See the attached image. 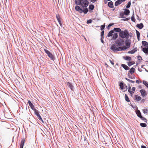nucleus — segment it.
<instances>
[{
	"label": "nucleus",
	"instance_id": "obj_18",
	"mask_svg": "<svg viewBox=\"0 0 148 148\" xmlns=\"http://www.w3.org/2000/svg\"><path fill=\"white\" fill-rule=\"evenodd\" d=\"M135 100L137 101H139L141 99V97L137 95H135Z\"/></svg>",
	"mask_w": 148,
	"mask_h": 148
},
{
	"label": "nucleus",
	"instance_id": "obj_27",
	"mask_svg": "<svg viewBox=\"0 0 148 148\" xmlns=\"http://www.w3.org/2000/svg\"><path fill=\"white\" fill-rule=\"evenodd\" d=\"M131 74H133L135 72V69L133 67L131 68L129 71Z\"/></svg>",
	"mask_w": 148,
	"mask_h": 148
},
{
	"label": "nucleus",
	"instance_id": "obj_30",
	"mask_svg": "<svg viewBox=\"0 0 148 148\" xmlns=\"http://www.w3.org/2000/svg\"><path fill=\"white\" fill-rule=\"evenodd\" d=\"M143 111L144 114H148V109L147 108L143 109Z\"/></svg>",
	"mask_w": 148,
	"mask_h": 148
},
{
	"label": "nucleus",
	"instance_id": "obj_15",
	"mask_svg": "<svg viewBox=\"0 0 148 148\" xmlns=\"http://www.w3.org/2000/svg\"><path fill=\"white\" fill-rule=\"evenodd\" d=\"M67 84V85L68 86V87H69V88H70V89L71 90V91H72L73 88V86L72 85V84L69 82H68Z\"/></svg>",
	"mask_w": 148,
	"mask_h": 148
},
{
	"label": "nucleus",
	"instance_id": "obj_49",
	"mask_svg": "<svg viewBox=\"0 0 148 148\" xmlns=\"http://www.w3.org/2000/svg\"><path fill=\"white\" fill-rule=\"evenodd\" d=\"M131 20L133 22H135V19L134 17L132 16L131 17Z\"/></svg>",
	"mask_w": 148,
	"mask_h": 148
},
{
	"label": "nucleus",
	"instance_id": "obj_43",
	"mask_svg": "<svg viewBox=\"0 0 148 148\" xmlns=\"http://www.w3.org/2000/svg\"><path fill=\"white\" fill-rule=\"evenodd\" d=\"M140 118L141 119L144 121L145 122H147L146 119H145V118L143 117L142 116H141V117H140Z\"/></svg>",
	"mask_w": 148,
	"mask_h": 148
},
{
	"label": "nucleus",
	"instance_id": "obj_38",
	"mask_svg": "<svg viewBox=\"0 0 148 148\" xmlns=\"http://www.w3.org/2000/svg\"><path fill=\"white\" fill-rule=\"evenodd\" d=\"M143 83L145 86L148 88V83L147 82L143 81Z\"/></svg>",
	"mask_w": 148,
	"mask_h": 148
},
{
	"label": "nucleus",
	"instance_id": "obj_40",
	"mask_svg": "<svg viewBox=\"0 0 148 148\" xmlns=\"http://www.w3.org/2000/svg\"><path fill=\"white\" fill-rule=\"evenodd\" d=\"M94 8V5H90L89 6V9L92 10Z\"/></svg>",
	"mask_w": 148,
	"mask_h": 148
},
{
	"label": "nucleus",
	"instance_id": "obj_62",
	"mask_svg": "<svg viewBox=\"0 0 148 148\" xmlns=\"http://www.w3.org/2000/svg\"><path fill=\"white\" fill-rule=\"evenodd\" d=\"M96 0H91V2H95Z\"/></svg>",
	"mask_w": 148,
	"mask_h": 148
},
{
	"label": "nucleus",
	"instance_id": "obj_63",
	"mask_svg": "<svg viewBox=\"0 0 148 148\" xmlns=\"http://www.w3.org/2000/svg\"><path fill=\"white\" fill-rule=\"evenodd\" d=\"M129 36H130V37L131 38L132 37V35H131L130 34H129Z\"/></svg>",
	"mask_w": 148,
	"mask_h": 148
},
{
	"label": "nucleus",
	"instance_id": "obj_22",
	"mask_svg": "<svg viewBox=\"0 0 148 148\" xmlns=\"http://www.w3.org/2000/svg\"><path fill=\"white\" fill-rule=\"evenodd\" d=\"M33 110L35 114L37 116H38L40 115L39 113V111L35 109H34Z\"/></svg>",
	"mask_w": 148,
	"mask_h": 148
},
{
	"label": "nucleus",
	"instance_id": "obj_64",
	"mask_svg": "<svg viewBox=\"0 0 148 148\" xmlns=\"http://www.w3.org/2000/svg\"><path fill=\"white\" fill-rule=\"evenodd\" d=\"M145 99H143L142 100V101H143V102H144L145 101Z\"/></svg>",
	"mask_w": 148,
	"mask_h": 148
},
{
	"label": "nucleus",
	"instance_id": "obj_36",
	"mask_svg": "<svg viewBox=\"0 0 148 148\" xmlns=\"http://www.w3.org/2000/svg\"><path fill=\"white\" fill-rule=\"evenodd\" d=\"M85 9L83 10V12H84V14H86L88 11V10L87 8H85Z\"/></svg>",
	"mask_w": 148,
	"mask_h": 148
},
{
	"label": "nucleus",
	"instance_id": "obj_11",
	"mask_svg": "<svg viewBox=\"0 0 148 148\" xmlns=\"http://www.w3.org/2000/svg\"><path fill=\"white\" fill-rule=\"evenodd\" d=\"M125 43L126 47L128 48H129L130 47V42L129 40H126L125 41Z\"/></svg>",
	"mask_w": 148,
	"mask_h": 148
},
{
	"label": "nucleus",
	"instance_id": "obj_13",
	"mask_svg": "<svg viewBox=\"0 0 148 148\" xmlns=\"http://www.w3.org/2000/svg\"><path fill=\"white\" fill-rule=\"evenodd\" d=\"M121 66L126 70H127L130 69L129 67L125 64H122Z\"/></svg>",
	"mask_w": 148,
	"mask_h": 148
},
{
	"label": "nucleus",
	"instance_id": "obj_51",
	"mask_svg": "<svg viewBox=\"0 0 148 148\" xmlns=\"http://www.w3.org/2000/svg\"><path fill=\"white\" fill-rule=\"evenodd\" d=\"M137 58H138V59L139 60H142V58L140 56H138L137 57Z\"/></svg>",
	"mask_w": 148,
	"mask_h": 148
},
{
	"label": "nucleus",
	"instance_id": "obj_52",
	"mask_svg": "<svg viewBox=\"0 0 148 148\" xmlns=\"http://www.w3.org/2000/svg\"><path fill=\"white\" fill-rule=\"evenodd\" d=\"M114 25V23H110L108 25V27H110L112 26L113 25Z\"/></svg>",
	"mask_w": 148,
	"mask_h": 148
},
{
	"label": "nucleus",
	"instance_id": "obj_46",
	"mask_svg": "<svg viewBox=\"0 0 148 148\" xmlns=\"http://www.w3.org/2000/svg\"><path fill=\"white\" fill-rule=\"evenodd\" d=\"M92 22V20L91 19H89L87 20V23L88 24Z\"/></svg>",
	"mask_w": 148,
	"mask_h": 148
},
{
	"label": "nucleus",
	"instance_id": "obj_57",
	"mask_svg": "<svg viewBox=\"0 0 148 148\" xmlns=\"http://www.w3.org/2000/svg\"><path fill=\"white\" fill-rule=\"evenodd\" d=\"M58 22L59 23V24L60 25V26H62V24L61 23V20L60 21H58Z\"/></svg>",
	"mask_w": 148,
	"mask_h": 148
},
{
	"label": "nucleus",
	"instance_id": "obj_48",
	"mask_svg": "<svg viewBox=\"0 0 148 148\" xmlns=\"http://www.w3.org/2000/svg\"><path fill=\"white\" fill-rule=\"evenodd\" d=\"M136 89V88L135 87H133L132 88V92H134L135 91Z\"/></svg>",
	"mask_w": 148,
	"mask_h": 148
},
{
	"label": "nucleus",
	"instance_id": "obj_59",
	"mask_svg": "<svg viewBox=\"0 0 148 148\" xmlns=\"http://www.w3.org/2000/svg\"><path fill=\"white\" fill-rule=\"evenodd\" d=\"M80 0H75V3L76 4Z\"/></svg>",
	"mask_w": 148,
	"mask_h": 148
},
{
	"label": "nucleus",
	"instance_id": "obj_19",
	"mask_svg": "<svg viewBox=\"0 0 148 148\" xmlns=\"http://www.w3.org/2000/svg\"><path fill=\"white\" fill-rule=\"evenodd\" d=\"M108 5L110 8H112L114 6L113 3L112 1L108 2Z\"/></svg>",
	"mask_w": 148,
	"mask_h": 148
},
{
	"label": "nucleus",
	"instance_id": "obj_53",
	"mask_svg": "<svg viewBox=\"0 0 148 148\" xmlns=\"http://www.w3.org/2000/svg\"><path fill=\"white\" fill-rule=\"evenodd\" d=\"M38 118L40 120H42V118L41 117V116H40V115H39L38 116Z\"/></svg>",
	"mask_w": 148,
	"mask_h": 148
},
{
	"label": "nucleus",
	"instance_id": "obj_58",
	"mask_svg": "<svg viewBox=\"0 0 148 148\" xmlns=\"http://www.w3.org/2000/svg\"><path fill=\"white\" fill-rule=\"evenodd\" d=\"M58 22L59 23V24L60 25V26H62V24L61 23V20L60 21H58Z\"/></svg>",
	"mask_w": 148,
	"mask_h": 148
},
{
	"label": "nucleus",
	"instance_id": "obj_6",
	"mask_svg": "<svg viewBox=\"0 0 148 148\" xmlns=\"http://www.w3.org/2000/svg\"><path fill=\"white\" fill-rule=\"evenodd\" d=\"M140 92L141 93V95L143 97H144L147 94V93L145 90L141 89L140 90Z\"/></svg>",
	"mask_w": 148,
	"mask_h": 148
},
{
	"label": "nucleus",
	"instance_id": "obj_55",
	"mask_svg": "<svg viewBox=\"0 0 148 148\" xmlns=\"http://www.w3.org/2000/svg\"><path fill=\"white\" fill-rule=\"evenodd\" d=\"M124 15V14L123 13H121L120 14V15L121 16V17L122 18H124V17H123Z\"/></svg>",
	"mask_w": 148,
	"mask_h": 148
},
{
	"label": "nucleus",
	"instance_id": "obj_50",
	"mask_svg": "<svg viewBox=\"0 0 148 148\" xmlns=\"http://www.w3.org/2000/svg\"><path fill=\"white\" fill-rule=\"evenodd\" d=\"M132 64H132V63L131 62H129L128 63V65L129 66H131Z\"/></svg>",
	"mask_w": 148,
	"mask_h": 148
},
{
	"label": "nucleus",
	"instance_id": "obj_34",
	"mask_svg": "<svg viewBox=\"0 0 148 148\" xmlns=\"http://www.w3.org/2000/svg\"><path fill=\"white\" fill-rule=\"evenodd\" d=\"M44 50L45 51L47 54V55L48 56L51 53L50 52V51H48V50H47L46 49H44Z\"/></svg>",
	"mask_w": 148,
	"mask_h": 148
},
{
	"label": "nucleus",
	"instance_id": "obj_61",
	"mask_svg": "<svg viewBox=\"0 0 148 148\" xmlns=\"http://www.w3.org/2000/svg\"><path fill=\"white\" fill-rule=\"evenodd\" d=\"M136 83H137V84H139L140 83V82H139V81L138 80H137L136 81Z\"/></svg>",
	"mask_w": 148,
	"mask_h": 148
},
{
	"label": "nucleus",
	"instance_id": "obj_23",
	"mask_svg": "<svg viewBox=\"0 0 148 148\" xmlns=\"http://www.w3.org/2000/svg\"><path fill=\"white\" fill-rule=\"evenodd\" d=\"M142 44L144 46H146L147 47L148 46V43L145 41H143L142 42Z\"/></svg>",
	"mask_w": 148,
	"mask_h": 148
},
{
	"label": "nucleus",
	"instance_id": "obj_32",
	"mask_svg": "<svg viewBox=\"0 0 148 148\" xmlns=\"http://www.w3.org/2000/svg\"><path fill=\"white\" fill-rule=\"evenodd\" d=\"M131 86H129L128 87V91L130 93V94H131V95H132L134 93V92H132V91H131Z\"/></svg>",
	"mask_w": 148,
	"mask_h": 148
},
{
	"label": "nucleus",
	"instance_id": "obj_39",
	"mask_svg": "<svg viewBox=\"0 0 148 148\" xmlns=\"http://www.w3.org/2000/svg\"><path fill=\"white\" fill-rule=\"evenodd\" d=\"M140 125L143 127H145L147 126V125L145 123H141L140 124Z\"/></svg>",
	"mask_w": 148,
	"mask_h": 148
},
{
	"label": "nucleus",
	"instance_id": "obj_1",
	"mask_svg": "<svg viewBox=\"0 0 148 148\" xmlns=\"http://www.w3.org/2000/svg\"><path fill=\"white\" fill-rule=\"evenodd\" d=\"M119 36L122 39L126 38L127 39L129 38V32L126 29H125L124 31H122L119 33Z\"/></svg>",
	"mask_w": 148,
	"mask_h": 148
},
{
	"label": "nucleus",
	"instance_id": "obj_47",
	"mask_svg": "<svg viewBox=\"0 0 148 148\" xmlns=\"http://www.w3.org/2000/svg\"><path fill=\"white\" fill-rule=\"evenodd\" d=\"M104 33V31H102L101 33V36L102 38H103V35Z\"/></svg>",
	"mask_w": 148,
	"mask_h": 148
},
{
	"label": "nucleus",
	"instance_id": "obj_5",
	"mask_svg": "<svg viewBox=\"0 0 148 148\" xmlns=\"http://www.w3.org/2000/svg\"><path fill=\"white\" fill-rule=\"evenodd\" d=\"M75 8V10L78 11L79 13H82L83 12V10L79 6L76 5Z\"/></svg>",
	"mask_w": 148,
	"mask_h": 148
},
{
	"label": "nucleus",
	"instance_id": "obj_60",
	"mask_svg": "<svg viewBox=\"0 0 148 148\" xmlns=\"http://www.w3.org/2000/svg\"><path fill=\"white\" fill-rule=\"evenodd\" d=\"M141 148H147V147L145 146L142 145L141 146Z\"/></svg>",
	"mask_w": 148,
	"mask_h": 148
},
{
	"label": "nucleus",
	"instance_id": "obj_17",
	"mask_svg": "<svg viewBox=\"0 0 148 148\" xmlns=\"http://www.w3.org/2000/svg\"><path fill=\"white\" fill-rule=\"evenodd\" d=\"M136 26L139 29H141L143 27V25L142 23H140L139 24H138Z\"/></svg>",
	"mask_w": 148,
	"mask_h": 148
},
{
	"label": "nucleus",
	"instance_id": "obj_12",
	"mask_svg": "<svg viewBox=\"0 0 148 148\" xmlns=\"http://www.w3.org/2000/svg\"><path fill=\"white\" fill-rule=\"evenodd\" d=\"M142 51L145 53L148 54V47L143 48Z\"/></svg>",
	"mask_w": 148,
	"mask_h": 148
},
{
	"label": "nucleus",
	"instance_id": "obj_44",
	"mask_svg": "<svg viewBox=\"0 0 148 148\" xmlns=\"http://www.w3.org/2000/svg\"><path fill=\"white\" fill-rule=\"evenodd\" d=\"M131 5V2H129L128 3L127 5L126 6V8H129L130 7Z\"/></svg>",
	"mask_w": 148,
	"mask_h": 148
},
{
	"label": "nucleus",
	"instance_id": "obj_9",
	"mask_svg": "<svg viewBox=\"0 0 148 148\" xmlns=\"http://www.w3.org/2000/svg\"><path fill=\"white\" fill-rule=\"evenodd\" d=\"M25 140L24 138H23L20 144V148H23L24 144L25 143Z\"/></svg>",
	"mask_w": 148,
	"mask_h": 148
},
{
	"label": "nucleus",
	"instance_id": "obj_45",
	"mask_svg": "<svg viewBox=\"0 0 148 148\" xmlns=\"http://www.w3.org/2000/svg\"><path fill=\"white\" fill-rule=\"evenodd\" d=\"M105 27V25H102L101 26V30H102L104 28V27Z\"/></svg>",
	"mask_w": 148,
	"mask_h": 148
},
{
	"label": "nucleus",
	"instance_id": "obj_35",
	"mask_svg": "<svg viewBox=\"0 0 148 148\" xmlns=\"http://www.w3.org/2000/svg\"><path fill=\"white\" fill-rule=\"evenodd\" d=\"M125 100L127 101V102H129L130 101V100L127 96V95L126 94L125 95Z\"/></svg>",
	"mask_w": 148,
	"mask_h": 148
},
{
	"label": "nucleus",
	"instance_id": "obj_14",
	"mask_svg": "<svg viewBox=\"0 0 148 148\" xmlns=\"http://www.w3.org/2000/svg\"><path fill=\"white\" fill-rule=\"evenodd\" d=\"M114 32V31L113 30H111L108 33L107 36L109 37L112 36V34Z\"/></svg>",
	"mask_w": 148,
	"mask_h": 148
},
{
	"label": "nucleus",
	"instance_id": "obj_8",
	"mask_svg": "<svg viewBox=\"0 0 148 148\" xmlns=\"http://www.w3.org/2000/svg\"><path fill=\"white\" fill-rule=\"evenodd\" d=\"M28 103L30 107H31V109L33 110L35 109L34 108V106L33 104L31 103V101L30 100L28 101Z\"/></svg>",
	"mask_w": 148,
	"mask_h": 148
},
{
	"label": "nucleus",
	"instance_id": "obj_33",
	"mask_svg": "<svg viewBox=\"0 0 148 148\" xmlns=\"http://www.w3.org/2000/svg\"><path fill=\"white\" fill-rule=\"evenodd\" d=\"M44 50L45 51L47 54V55L48 56L51 53L50 52V51H48V50H47L46 49H44Z\"/></svg>",
	"mask_w": 148,
	"mask_h": 148
},
{
	"label": "nucleus",
	"instance_id": "obj_56",
	"mask_svg": "<svg viewBox=\"0 0 148 148\" xmlns=\"http://www.w3.org/2000/svg\"><path fill=\"white\" fill-rule=\"evenodd\" d=\"M103 38H102V37H101V41L102 43H103L104 42V41L103 40Z\"/></svg>",
	"mask_w": 148,
	"mask_h": 148
},
{
	"label": "nucleus",
	"instance_id": "obj_29",
	"mask_svg": "<svg viewBox=\"0 0 148 148\" xmlns=\"http://www.w3.org/2000/svg\"><path fill=\"white\" fill-rule=\"evenodd\" d=\"M136 35H137V38H138V40H139V38H140V33L137 30H136Z\"/></svg>",
	"mask_w": 148,
	"mask_h": 148
},
{
	"label": "nucleus",
	"instance_id": "obj_10",
	"mask_svg": "<svg viewBox=\"0 0 148 148\" xmlns=\"http://www.w3.org/2000/svg\"><path fill=\"white\" fill-rule=\"evenodd\" d=\"M122 2V1L121 0H118L116 1L114 4V5L115 6H117L121 4Z\"/></svg>",
	"mask_w": 148,
	"mask_h": 148
},
{
	"label": "nucleus",
	"instance_id": "obj_25",
	"mask_svg": "<svg viewBox=\"0 0 148 148\" xmlns=\"http://www.w3.org/2000/svg\"><path fill=\"white\" fill-rule=\"evenodd\" d=\"M118 34L117 33H114L113 34L112 37V39L113 40H115L118 37Z\"/></svg>",
	"mask_w": 148,
	"mask_h": 148
},
{
	"label": "nucleus",
	"instance_id": "obj_42",
	"mask_svg": "<svg viewBox=\"0 0 148 148\" xmlns=\"http://www.w3.org/2000/svg\"><path fill=\"white\" fill-rule=\"evenodd\" d=\"M56 18L57 19V20L58 21H60V16L59 15H56Z\"/></svg>",
	"mask_w": 148,
	"mask_h": 148
},
{
	"label": "nucleus",
	"instance_id": "obj_20",
	"mask_svg": "<svg viewBox=\"0 0 148 148\" xmlns=\"http://www.w3.org/2000/svg\"><path fill=\"white\" fill-rule=\"evenodd\" d=\"M136 113L137 115V116L140 118L141 116L142 115L141 114V113L140 112V111L139 110H137L136 111Z\"/></svg>",
	"mask_w": 148,
	"mask_h": 148
},
{
	"label": "nucleus",
	"instance_id": "obj_24",
	"mask_svg": "<svg viewBox=\"0 0 148 148\" xmlns=\"http://www.w3.org/2000/svg\"><path fill=\"white\" fill-rule=\"evenodd\" d=\"M113 30L114 31H115L116 32H119V33L122 31L121 29L118 28H114Z\"/></svg>",
	"mask_w": 148,
	"mask_h": 148
},
{
	"label": "nucleus",
	"instance_id": "obj_16",
	"mask_svg": "<svg viewBox=\"0 0 148 148\" xmlns=\"http://www.w3.org/2000/svg\"><path fill=\"white\" fill-rule=\"evenodd\" d=\"M124 14L126 15H128L130 13V10L127 9H124Z\"/></svg>",
	"mask_w": 148,
	"mask_h": 148
},
{
	"label": "nucleus",
	"instance_id": "obj_37",
	"mask_svg": "<svg viewBox=\"0 0 148 148\" xmlns=\"http://www.w3.org/2000/svg\"><path fill=\"white\" fill-rule=\"evenodd\" d=\"M119 85L121 89L122 90L123 89V83L121 82Z\"/></svg>",
	"mask_w": 148,
	"mask_h": 148
},
{
	"label": "nucleus",
	"instance_id": "obj_41",
	"mask_svg": "<svg viewBox=\"0 0 148 148\" xmlns=\"http://www.w3.org/2000/svg\"><path fill=\"white\" fill-rule=\"evenodd\" d=\"M125 79H126V80H127L128 82H130L134 83L135 82L134 81H133L132 80H130L127 78H125Z\"/></svg>",
	"mask_w": 148,
	"mask_h": 148
},
{
	"label": "nucleus",
	"instance_id": "obj_26",
	"mask_svg": "<svg viewBox=\"0 0 148 148\" xmlns=\"http://www.w3.org/2000/svg\"><path fill=\"white\" fill-rule=\"evenodd\" d=\"M124 58L126 60L131 61L132 60L131 58L129 56H126L125 57H124Z\"/></svg>",
	"mask_w": 148,
	"mask_h": 148
},
{
	"label": "nucleus",
	"instance_id": "obj_54",
	"mask_svg": "<svg viewBox=\"0 0 148 148\" xmlns=\"http://www.w3.org/2000/svg\"><path fill=\"white\" fill-rule=\"evenodd\" d=\"M110 61L112 65H114V62L113 61H112L111 60H110Z\"/></svg>",
	"mask_w": 148,
	"mask_h": 148
},
{
	"label": "nucleus",
	"instance_id": "obj_21",
	"mask_svg": "<svg viewBox=\"0 0 148 148\" xmlns=\"http://www.w3.org/2000/svg\"><path fill=\"white\" fill-rule=\"evenodd\" d=\"M119 48H119L120 49V51H122L125 50L128 48L126 47H125V46L120 47Z\"/></svg>",
	"mask_w": 148,
	"mask_h": 148
},
{
	"label": "nucleus",
	"instance_id": "obj_3",
	"mask_svg": "<svg viewBox=\"0 0 148 148\" xmlns=\"http://www.w3.org/2000/svg\"><path fill=\"white\" fill-rule=\"evenodd\" d=\"M120 47L118 46L115 43V44L112 45L110 49L114 51H120Z\"/></svg>",
	"mask_w": 148,
	"mask_h": 148
},
{
	"label": "nucleus",
	"instance_id": "obj_7",
	"mask_svg": "<svg viewBox=\"0 0 148 148\" xmlns=\"http://www.w3.org/2000/svg\"><path fill=\"white\" fill-rule=\"evenodd\" d=\"M137 48H135L134 49L130 51H129L128 52V53L129 54H133L134 53L136 52L137 51Z\"/></svg>",
	"mask_w": 148,
	"mask_h": 148
},
{
	"label": "nucleus",
	"instance_id": "obj_2",
	"mask_svg": "<svg viewBox=\"0 0 148 148\" xmlns=\"http://www.w3.org/2000/svg\"><path fill=\"white\" fill-rule=\"evenodd\" d=\"M89 2L87 0H80L77 3V5H81L83 8L87 7Z\"/></svg>",
	"mask_w": 148,
	"mask_h": 148
},
{
	"label": "nucleus",
	"instance_id": "obj_4",
	"mask_svg": "<svg viewBox=\"0 0 148 148\" xmlns=\"http://www.w3.org/2000/svg\"><path fill=\"white\" fill-rule=\"evenodd\" d=\"M115 43L118 46H122L124 45V41L122 39H119L117 40Z\"/></svg>",
	"mask_w": 148,
	"mask_h": 148
},
{
	"label": "nucleus",
	"instance_id": "obj_31",
	"mask_svg": "<svg viewBox=\"0 0 148 148\" xmlns=\"http://www.w3.org/2000/svg\"><path fill=\"white\" fill-rule=\"evenodd\" d=\"M127 76L129 78L131 79H133L135 78V76L134 75L133 76H131L130 74L129 73H128Z\"/></svg>",
	"mask_w": 148,
	"mask_h": 148
},
{
	"label": "nucleus",
	"instance_id": "obj_28",
	"mask_svg": "<svg viewBox=\"0 0 148 148\" xmlns=\"http://www.w3.org/2000/svg\"><path fill=\"white\" fill-rule=\"evenodd\" d=\"M48 56L49 57V58H50V59L52 60H53L54 59V57L53 55L51 53Z\"/></svg>",
	"mask_w": 148,
	"mask_h": 148
}]
</instances>
